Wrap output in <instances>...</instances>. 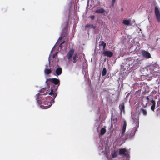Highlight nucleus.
<instances>
[{"label": "nucleus", "mask_w": 160, "mask_h": 160, "mask_svg": "<svg viewBox=\"0 0 160 160\" xmlns=\"http://www.w3.org/2000/svg\"><path fill=\"white\" fill-rule=\"evenodd\" d=\"M45 83L49 88H50V86H51L50 88L51 91L50 92L49 91L47 92L48 90L46 88H42L41 90L40 93L37 95L36 99L37 100V102L39 104L44 103L46 105V103L47 102V100L51 98L50 97H45L43 100H41L39 99L40 96L46 95L48 93L49 95L53 96L54 98L56 97L57 95V93L56 92L58 87L60 84V81L58 79L56 78H49L46 79Z\"/></svg>", "instance_id": "nucleus-1"}, {"label": "nucleus", "mask_w": 160, "mask_h": 160, "mask_svg": "<svg viewBox=\"0 0 160 160\" xmlns=\"http://www.w3.org/2000/svg\"><path fill=\"white\" fill-rule=\"evenodd\" d=\"M141 64L140 61L138 59H133L131 58L128 62L129 67L133 69H135L138 68Z\"/></svg>", "instance_id": "nucleus-2"}, {"label": "nucleus", "mask_w": 160, "mask_h": 160, "mask_svg": "<svg viewBox=\"0 0 160 160\" xmlns=\"http://www.w3.org/2000/svg\"><path fill=\"white\" fill-rule=\"evenodd\" d=\"M137 131V129L133 128L130 131H128L125 137L126 139L131 138L135 135V132Z\"/></svg>", "instance_id": "nucleus-3"}, {"label": "nucleus", "mask_w": 160, "mask_h": 160, "mask_svg": "<svg viewBox=\"0 0 160 160\" xmlns=\"http://www.w3.org/2000/svg\"><path fill=\"white\" fill-rule=\"evenodd\" d=\"M155 14L158 22H160V13L157 6H156L155 7Z\"/></svg>", "instance_id": "nucleus-4"}, {"label": "nucleus", "mask_w": 160, "mask_h": 160, "mask_svg": "<svg viewBox=\"0 0 160 160\" xmlns=\"http://www.w3.org/2000/svg\"><path fill=\"white\" fill-rule=\"evenodd\" d=\"M127 125V124L126 121L125 120H124L123 121V126L121 130V137H123L125 134Z\"/></svg>", "instance_id": "nucleus-5"}, {"label": "nucleus", "mask_w": 160, "mask_h": 160, "mask_svg": "<svg viewBox=\"0 0 160 160\" xmlns=\"http://www.w3.org/2000/svg\"><path fill=\"white\" fill-rule=\"evenodd\" d=\"M102 53L104 56L109 57H111L113 55L112 52L109 51H103Z\"/></svg>", "instance_id": "nucleus-6"}, {"label": "nucleus", "mask_w": 160, "mask_h": 160, "mask_svg": "<svg viewBox=\"0 0 160 160\" xmlns=\"http://www.w3.org/2000/svg\"><path fill=\"white\" fill-rule=\"evenodd\" d=\"M142 55L147 58H149L151 57L150 54L148 52L144 50L142 51Z\"/></svg>", "instance_id": "nucleus-7"}, {"label": "nucleus", "mask_w": 160, "mask_h": 160, "mask_svg": "<svg viewBox=\"0 0 160 160\" xmlns=\"http://www.w3.org/2000/svg\"><path fill=\"white\" fill-rule=\"evenodd\" d=\"M74 52V50L73 49H71L67 54V56L68 59H70L72 57Z\"/></svg>", "instance_id": "nucleus-8"}, {"label": "nucleus", "mask_w": 160, "mask_h": 160, "mask_svg": "<svg viewBox=\"0 0 160 160\" xmlns=\"http://www.w3.org/2000/svg\"><path fill=\"white\" fill-rule=\"evenodd\" d=\"M132 119H133V121L134 122H135L136 124V126L134 128H136V129H137L139 127V122L138 120V118H132Z\"/></svg>", "instance_id": "nucleus-9"}, {"label": "nucleus", "mask_w": 160, "mask_h": 160, "mask_svg": "<svg viewBox=\"0 0 160 160\" xmlns=\"http://www.w3.org/2000/svg\"><path fill=\"white\" fill-rule=\"evenodd\" d=\"M139 114H142L144 116H146L147 114V112L146 109L143 108H141L140 109Z\"/></svg>", "instance_id": "nucleus-10"}, {"label": "nucleus", "mask_w": 160, "mask_h": 160, "mask_svg": "<svg viewBox=\"0 0 160 160\" xmlns=\"http://www.w3.org/2000/svg\"><path fill=\"white\" fill-rule=\"evenodd\" d=\"M128 152V150L125 148L120 149L119 150V154L120 155H126V154L125 152Z\"/></svg>", "instance_id": "nucleus-11"}, {"label": "nucleus", "mask_w": 160, "mask_h": 160, "mask_svg": "<svg viewBox=\"0 0 160 160\" xmlns=\"http://www.w3.org/2000/svg\"><path fill=\"white\" fill-rule=\"evenodd\" d=\"M119 108L121 111L120 113H122V112H125V106L123 102L120 103L119 106Z\"/></svg>", "instance_id": "nucleus-12"}, {"label": "nucleus", "mask_w": 160, "mask_h": 160, "mask_svg": "<svg viewBox=\"0 0 160 160\" xmlns=\"http://www.w3.org/2000/svg\"><path fill=\"white\" fill-rule=\"evenodd\" d=\"M46 68L44 70V73L48 75L50 74L52 72V71L49 69H48V65H46Z\"/></svg>", "instance_id": "nucleus-13"}, {"label": "nucleus", "mask_w": 160, "mask_h": 160, "mask_svg": "<svg viewBox=\"0 0 160 160\" xmlns=\"http://www.w3.org/2000/svg\"><path fill=\"white\" fill-rule=\"evenodd\" d=\"M105 12V10L103 8H101L95 10V12L96 13L102 14L103 13Z\"/></svg>", "instance_id": "nucleus-14"}, {"label": "nucleus", "mask_w": 160, "mask_h": 160, "mask_svg": "<svg viewBox=\"0 0 160 160\" xmlns=\"http://www.w3.org/2000/svg\"><path fill=\"white\" fill-rule=\"evenodd\" d=\"M62 72V69L60 68H58L56 69V73L58 76L61 74Z\"/></svg>", "instance_id": "nucleus-15"}, {"label": "nucleus", "mask_w": 160, "mask_h": 160, "mask_svg": "<svg viewBox=\"0 0 160 160\" xmlns=\"http://www.w3.org/2000/svg\"><path fill=\"white\" fill-rule=\"evenodd\" d=\"M103 46V51H105V48L106 47V43H104L103 41L100 42L99 46Z\"/></svg>", "instance_id": "nucleus-16"}, {"label": "nucleus", "mask_w": 160, "mask_h": 160, "mask_svg": "<svg viewBox=\"0 0 160 160\" xmlns=\"http://www.w3.org/2000/svg\"><path fill=\"white\" fill-rule=\"evenodd\" d=\"M130 21H131L130 20H124L123 21L122 23L123 24L127 25H131L130 23Z\"/></svg>", "instance_id": "nucleus-17"}, {"label": "nucleus", "mask_w": 160, "mask_h": 160, "mask_svg": "<svg viewBox=\"0 0 160 160\" xmlns=\"http://www.w3.org/2000/svg\"><path fill=\"white\" fill-rule=\"evenodd\" d=\"M52 97L53 98H52L51 101L49 103V104L48 105V108L50 107L51 106V105L52 104V103H54V99L55 98H54V97L52 95H51Z\"/></svg>", "instance_id": "nucleus-18"}, {"label": "nucleus", "mask_w": 160, "mask_h": 160, "mask_svg": "<svg viewBox=\"0 0 160 160\" xmlns=\"http://www.w3.org/2000/svg\"><path fill=\"white\" fill-rule=\"evenodd\" d=\"M106 132V130L105 128H102L100 130V134L101 135H103Z\"/></svg>", "instance_id": "nucleus-19"}, {"label": "nucleus", "mask_w": 160, "mask_h": 160, "mask_svg": "<svg viewBox=\"0 0 160 160\" xmlns=\"http://www.w3.org/2000/svg\"><path fill=\"white\" fill-rule=\"evenodd\" d=\"M107 70L105 68H104L102 70V76H104L106 74Z\"/></svg>", "instance_id": "nucleus-20"}, {"label": "nucleus", "mask_w": 160, "mask_h": 160, "mask_svg": "<svg viewBox=\"0 0 160 160\" xmlns=\"http://www.w3.org/2000/svg\"><path fill=\"white\" fill-rule=\"evenodd\" d=\"M118 120L117 118H112V122H113L114 124H116Z\"/></svg>", "instance_id": "nucleus-21"}, {"label": "nucleus", "mask_w": 160, "mask_h": 160, "mask_svg": "<svg viewBox=\"0 0 160 160\" xmlns=\"http://www.w3.org/2000/svg\"><path fill=\"white\" fill-rule=\"evenodd\" d=\"M85 27L87 28H93L95 29V26H94L93 25L88 24L85 26Z\"/></svg>", "instance_id": "nucleus-22"}, {"label": "nucleus", "mask_w": 160, "mask_h": 160, "mask_svg": "<svg viewBox=\"0 0 160 160\" xmlns=\"http://www.w3.org/2000/svg\"><path fill=\"white\" fill-rule=\"evenodd\" d=\"M77 54H75L73 57V63H75L76 62L77 60L76 59V58L77 57Z\"/></svg>", "instance_id": "nucleus-23"}, {"label": "nucleus", "mask_w": 160, "mask_h": 160, "mask_svg": "<svg viewBox=\"0 0 160 160\" xmlns=\"http://www.w3.org/2000/svg\"><path fill=\"white\" fill-rule=\"evenodd\" d=\"M155 105L156 104H153L151 107V109L153 111H154Z\"/></svg>", "instance_id": "nucleus-24"}, {"label": "nucleus", "mask_w": 160, "mask_h": 160, "mask_svg": "<svg viewBox=\"0 0 160 160\" xmlns=\"http://www.w3.org/2000/svg\"><path fill=\"white\" fill-rule=\"evenodd\" d=\"M150 102L152 104H156L155 101L153 99L152 97H151V100Z\"/></svg>", "instance_id": "nucleus-25"}, {"label": "nucleus", "mask_w": 160, "mask_h": 160, "mask_svg": "<svg viewBox=\"0 0 160 160\" xmlns=\"http://www.w3.org/2000/svg\"><path fill=\"white\" fill-rule=\"evenodd\" d=\"M117 156V154L115 152H114L112 154V157L113 158L116 157Z\"/></svg>", "instance_id": "nucleus-26"}, {"label": "nucleus", "mask_w": 160, "mask_h": 160, "mask_svg": "<svg viewBox=\"0 0 160 160\" xmlns=\"http://www.w3.org/2000/svg\"><path fill=\"white\" fill-rule=\"evenodd\" d=\"M151 97H152L151 95H150L149 96H147L146 97V99L148 100V102H149L150 101L149 98H150L151 99Z\"/></svg>", "instance_id": "nucleus-27"}, {"label": "nucleus", "mask_w": 160, "mask_h": 160, "mask_svg": "<svg viewBox=\"0 0 160 160\" xmlns=\"http://www.w3.org/2000/svg\"><path fill=\"white\" fill-rule=\"evenodd\" d=\"M89 18L92 20H94L95 19V17L94 15H90L89 16Z\"/></svg>", "instance_id": "nucleus-28"}, {"label": "nucleus", "mask_w": 160, "mask_h": 160, "mask_svg": "<svg viewBox=\"0 0 160 160\" xmlns=\"http://www.w3.org/2000/svg\"><path fill=\"white\" fill-rule=\"evenodd\" d=\"M116 0H112L111 5L112 6H114V4Z\"/></svg>", "instance_id": "nucleus-29"}, {"label": "nucleus", "mask_w": 160, "mask_h": 160, "mask_svg": "<svg viewBox=\"0 0 160 160\" xmlns=\"http://www.w3.org/2000/svg\"><path fill=\"white\" fill-rule=\"evenodd\" d=\"M65 37V35H62V36H61L59 38V40H61L63 38Z\"/></svg>", "instance_id": "nucleus-30"}, {"label": "nucleus", "mask_w": 160, "mask_h": 160, "mask_svg": "<svg viewBox=\"0 0 160 160\" xmlns=\"http://www.w3.org/2000/svg\"><path fill=\"white\" fill-rule=\"evenodd\" d=\"M59 47L61 48H62V44H60Z\"/></svg>", "instance_id": "nucleus-31"}, {"label": "nucleus", "mask_w": 160, "mask_h": 160, "mask_svg": "<svg viewBox=\"0 0 160 160\" xmlns=\"http://www.w3.org/2000/svg\"><path fill=\"white\" fill-rule=\"evenodd\" d=\"M65 42V41H64L62 42L61 44H62V45Z\"/></svg>", "instance_id": "nucleus-32"}, {"label": "nucleus", "mask_w": 160, "mask_h": 160, "mask_svg": "<svg viewBox=\"0 0 160 160\" xmlns=\"http://www.w3.org/2000/svg\"><path fill=\"white\" fill-rule=\"evenodd\" d=\"M65 42V41H64L62 42L61 44H62V45Z\"/></svg>", "instance_id": "nucleus-33"}, {"label": "nucleus", "mask_w": 160, "mask_h": 160, "mask_svg": "<svg viewBox=\"0 0 160 160\" xmlns=\"http://www.w3.org/2000/svg\"><path fill=\"white\" fill-rule=\"evenodd\" d=\"M158 38H157V39H156V42L158 41Z\"/></svg>", "instance_id": "nucleus-34"}]
</instances>
